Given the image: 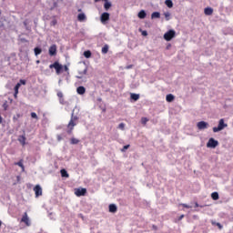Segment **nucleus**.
Listing matches in <instances>:
<instances>
[{"label": "nucleus", "instance_id": "nucleus-1", "mask_svg": "<svg viewBox=\"0 0 233 233\" xmlns=\"http://www.w3.org/2000/svg\"><path fill=\"white\" fill-rule=\"evenodd\" d=\"M78 119L79 117H77L76 116H74V113H72L71 119L67 124V131H66L67 134H72V132L74 131V127L77 125Z\"/></svg>", "mask_w": 233, "mask_h": 233}, {"label": "nucleus", "instance_id": "nucleus-2", "mask_svg": "<svg viewBox=\"0 0 233 233\" xmlns=\"http://www.w3.org/2000/svg\"><path fill=\"white\" fill-rule=\"evenodd\" d=\"M227 127H228V124H225V119H220L218 121V127H213V132H221V130H223L224 128H227Z\"/></svg>", "mask_w": 233, "mask_h": 233}, {"label": "nucleus", "instance_id": "nucleus-3", "mask_svg": "<svg viewBox=\"0 0 233 233\" xmlns=\"http://www.w3.org/2000/svg\"><path fill=\"white\" fill-rule=\"evenodd\" d=\"M174 37H176V31H174V30H169L167 33H165V35H164V39L166 41H172V39H174Z\"/></svg>", "mask_w": 233, "mask_h": 233}, {"label": "nucleus", "instance_id": "nucleus-4", "mask_svg": "<svg viewBox=\"0 0 233 233\" xmlns=\"http://www.w3.org/2000/svg\"><path fill=\"white\" fill-rule=\"evenodd\" d=\"M49 68H55L57 75L63 72V66H61V64H59V62H55L54 64H51L49 66Z\"/></svg>", "mask_w": 233, "mask_h": 233}, {"label": "nucleus", "instance_id": "nucleus-5", "mask_svg": "<svg viewBox=\"0 0 233 233\" xmlns=\"http://www.w3.org/2000/svg\"><path fill=\"white\" fill-rule=\"evenodd\" d=\"M75 195L77 198H81V196H86V188L85 187H78L75 189Z\"/></svg>", "mask_w": 233, "mask_h": 233}, {"label": "nucleus", "instance_id": "nucleus-6", "mask_svg": "<svg viewBox=\"0 0 233 233\" xmlns=\"http://www.w3.org/2000/svg\"><path fill=\"white\" fill-rule=\"evenodd\" d=\"M218 145H219V142H218V140L214 139V138H209L207 147L208 148H216V147H218Z\"/></svg>", "mask_w": 233, "mask_h": 233}, {"label": "nucleus", "instance_id": "nucleus-7", "mask_svg": "<svg viewBox=\"0 0 233 233\" xmlns=\"http://www.w3.org/2000/svg\"><path fill=\"white\" fill-rule=\"evenodd\" d=\"M100 21L104 25L106 23V21H110V14L108 13H103L100 16Z\"/></svg>", "mask_w": 233, "mask_h": 233}, {"label": "nucleus", "instance_id": "nucleus-8", "mask_svg": "<svg viewBox=\"0 0 233 233\" xmlns=\"http://www.w3.org/2000/svg\"><path fill=\"white\" fill-rule=\"evenodd\" d=\"M34 192L35 194V198H39V196H43V188H41V186L36 185L34 187Z\"/></svg>", "mask_w": 233, "mask_h": 233}, {"label": "nucleus", "instance_id": "nucleus-9", "mask_svg": "<svg viewBox=\"0 0 233 233\" xmlns=\"http://www.w3.org/2000/svg\"><path fill=\"white\" fill-rule=\"evenodd\" d=\"M21 222L25 223L26 227H30V218H28V214L26 212L24 213Z\"/></svg>", "mask_w": 233, "mask_h": 233}, {"label": "nucleus", "instance_id": "nucleus-10", "mask_svg": "<svg viewBox=\"0 0 233 233\" xmlns=\"http://www.w3.org/2000/svg\"><path fill=\"white\" fill-rule=\"evenodd\" d=\"M197 127L198 130H205L206 128H208V123L205 121H200L197 124Z\"/></svg>", "mask_w": 233, "mask_h": 233}, {"label": "nucleus", "instance_id": "nucleus-11", "mask_svg": "<svg viewBox=\"0 0 233 233\" xmlns=\"http://www.w3.org/2000/svg\"><path fill=\"white\" fill-rule=\"evenodd\" d=\"M49 56H57V46L52 45L49 47Z\"/></svg>", "mask_w": 233, "mask_h": 233}, {"label": "nucleus", "instance_id": "nucleus-12", "mask_svg": "<svg viewBox=\"0 0 233 233\" xmlns=\"http://www.w3.org/2000/svg\"><path fill=\"white\" fill-rule=\"evenodd\" d=\"M88 68L85 67L83 71H78L79 76H76V79H83V76H86Z\"/></svg>", "mask_w": 233, "mask_h": 233}, {"label": "nucleus", "instance_id": "nucleus-13", "mask_svg": "<svg viewBox=\"0 0 233 233\" xmlns=\"http://www.w3.org/2000/svg\"><path fill=\"white\" fill-rule=\"evenodd\" d=\"M18 141L22 145V147H25V145H26V137L25 135L19 136Z\"/></svg>", "mask_w": 233, "mask_h": 233}, {"label": "nucleus", "instance_id": "nucleus-14", "mask_svg": "<svg viewBox=\"0 0 233 233\" xmlns=\"http://www.w3.org/2000/svg\"><path fill=\"white\" fill-rule=\"evenodd\" d=\"M205 15H212L214 14V9L212 7H206L204 9Z\"/></svg>", "mask_w": 233, "mask_h": 233}, {"label": "nucleus", "instance_id": "nucleus-15", "mask_svg": "<svg viewBox=\"0 0 233 233\" xmlns=\"http://www.w3.org/2000/svg\"><path fill=\"white\" fill-rule=\"evenodd\" d=\"M76 92L79 94V96H83L86 92V88H85L83 86H80L76 88Z\"/></svg>", "mask_w": 233, "mask_h": 233}, {"label": "nucleus", "instance_id": "nucleus-16", "mask_svg": "<svg viewBox=\"0 0 233 233\" xmlns=\"http://www.w3.org/2000/svg\"><path fill=\"white\" fill-rule=\"evenodd\" d=\"M77 20H78L80 23H83V21H86V15H85L84 13L78 14V15H77Z\"/></svg>", "mask_w": 233, "mask_h": 233}, {"label": "nucleus", "instance_id": "nucleus-17", "mask_svg": "<svg viewBox=\"0 0 233 233\" xmlns=\"http://www.w3.org/2000/svg\"><path fill=\"white\" fill-rule=\"evenodd\" d=\"M109 212H111L112 214H116V212H117V206H116V204H110Z\"/></svg>", "mask_w": 233, "mask_h": 233}, {"label": "nucleus", "instance_id": "nucleus-18", "mask_svg": "<svg viewBox=\"0 0 233 233\" xmlns=\"http://www.w3.org/2000/svg\"><path fill=\"white\" fill-rule=\"evenodd\" d=\"M174 99H175V96L172 94H168L166 96V101H167V103H172V101H174Z\"/></svg>", "mask_w": 233, "mask_h": 233}, {"label": "nucleus", "instance_id": "nucleus-19", "mask_svg": "<svg viewBox=\"0 0 233 233\" xmlns=\"http://www.w3.org/2000/svg\"><path fill=\"white\" fill-rule=\"evenodd\" d=\"M137 15L139 19H145V17H147V12H145V10H141Z\"/></svg>", "mask_w": 233, "mask_h": 233}, {"label": "nucleus", "instance_id": "nucleus-20", "mask_svg": "<svg viewBox=\"0 0 233 233\" xmlns=\"http://www.w3.org/2000/svg\"><path fill=\"white\" fill-rule=\"evenodd\" d=\"M161 17V14L159 12H154L151 15V19H159Z\"/></svg>", "mask_w": 233, "mask_h": 233}, {"label": "nucleus", "instance_id": "nucleus-21", "mask_svg": "<svg viewBox=\"0 0 233 233\" xmlns=\"http://www.w3.org/2000/svg\"><path fill=\"white\" fill-rule=\"evenodd\" d=\"M211 198L213 199V201H218V199H219V193L218 192H213L211 194Z\"/></svg>", "mask_w": 233, "mask_h": 233}, {"label": "nucleus", "instance_id": "nucleus-22", "mask_svg": "<svg viewBox=\"0 0 233 233\" xmlns=\"http://www.w3.org/2000/svg\"><path fill=\"white\" fill-rule=\"evenodd\" d=\"M60 174L62 177H70V175H68V172L66 171V169H61Z\"/></svg>", "mask_w": 233, "mask_h": 233}, {"label": "nucleus", "instance_id": "nucleus-23", "mask_svg": "<svg viewBox=\"0 0 233 233\" xmlns=\"http://www.w3.org/2000/svg\"><path fill=\"white\" fill-rule=\"evenodd\" d=\"M130 98L133 99V101H137L139 99V95L135 94V93H131L130 94Z\"/></svg>", "mask_w": 233, "mask_h": 233}, {"label": "nucleus", "instance_id": "nucleus-24", "mask_svg": "<svg viewBox=\"0 0 233 233\" xmlns=\"http://www.w3.org/2000/svg\"><path fill=\"white\" fill-rule=\"evenodd\" d=\"M165 5L167 8H172V6H174V3H172V0H166Z\"/></svg>", "mask_w": 233, "mask_h": 233}, {"label": "nucleus", "instance_id": "nucleus-25", "mask_svg": "<svg viewBox=\"0 0 233 233\" xmlns=\"http://www.w3.org/2000/svg\"><path fill=\"white\" fill-rule=\"evenodd\" d=\"M15 165L17 167H20V168H22V170H25V165H23V159H21L18 162H15Z\"/></svg>", "mask_w": 233, "mask_h": 233}, {"label": "nucleus", "instance_id": "nucleus-26", "mask_svg": "<svg viewBox=\"0 0 233 233\" xmlns=\"http://www.w3.org/2000/svg\"><path fill=\"white\" fill-rule=\"evenodd\" d=\"M111 6H112V4L108 1H106V3L104 4L105 10H109Z\"/></svg>", "mask_w": 233, "mask_h": 233}, {"label": "nucleus", "instance_id": "nucleus-27", "mask_svg": "<svg viewBox=\"0 0 233 233\" xmlns=\"http://www.w3.org/2000/svg\"><path fill=\"white\" fill-rule=\"evenodd\" d=\"M34 52H35V56H39L41 52H43V49L39 47H35Z\"/></svg>", "mask_w": 233, "mask_h": 233}, {"label": "nucleus", "instance_id": "nucleus-28", "mask_svg": "<svg viewBox=\"0 0 233 233\" xmlns=\"http://www.w3.org/2000/svg\"><path fill=\"white\" fill-rule=\"evenodd\" d=\"M84 56L86 59H89V57H92V52H90V50L85 51Z\"/></svg>", "mask_w": 233, "mask_h": 233}, {"label": "nucleus", "instance_id": "nucleus-29", "mask_svg": "<svg viewBox=\"0 0 233 233\" xmlns=\"http://www.w3.org/2000/svg\"><path fill=\"white\" fill-rule=\"evenodd\" d=\"M70 143H71V145H78L79 139H77V138H76V137H72V138L70 139Z\"/></svg>", "mask_w": 233, "mask_h": 233}, {"label": "nucleus", "instance_id": "nucleus-30", "mask_svg": "<svg viewBox=\"0 0 233 233\" xmlns=\"http://www.w3.org/2000/svg\"><path fill=\"white\" fill-rule=\"evenodd\" d=\"M102 54H108V45H105L102 47Z\"/></svg>", "mask_w": 233, "mask_h": 233}, {"label": "nucleus", "instance_id": "nucleus-31", "mask_svg": "<svg viewBox=\"0 0 233 233\" xmlns=\"http://www.w3.org/2000/svg\"><path fill=\"white\" fill-rule=\"evenodd\" d=\"M19 88H21V83H17L15 86V93L19 94Z\"/></svg>", "mask_w": 233, "mask_h": 233}, {"label": "nucleus", "instance_id": "nucleus-32", "mask_svg": "<svg viewBox=\"0 0 233 233\" xmlns=\"http://www.w3.org/2000/svg\"><path fill=\"white\" fill-rule=\"evenodd\" d=\"M166 21H170V13L169 12H166L164 13Z\"/></svg>", "mask_w": 233, "mask_h": 233}, {"label": "nucleus", "instance_id": "nucleus-33", "mask_svg": "<svg viewBox=\"0 0 233 233\" xmlns=\"http://www.w3.org/2000/svg\"><path fill=\"white\" fill-rule=\"evenodd\" d=\"M141 123H142V125H147V123H148V118H147V117H142V118H141Z\"/></svg>", "mask_w": 233, "mask_h": 233}, {"label": "nucleus", "instance_id": "nucleus-34", "mask_svg": "<svg viewBox=\"0 0 233 233\" xmlns=\"http://www.w3.org/2000/svg\"><path fill=\"white\" fill-rule=\"evenodd\" d=\"M3 108L5 111L8 110V101H5L4 104H3Z\"/></svg>", "mask_w": 233, "mask_h": 233}, {"label": "nucleus", "instance_id": "nucleus-35", "mask_svg": "<svg viewBox=\"0 0 233 233\" xmlns=\"http://www.w3.org/2000/svg\"><path fill=\"white\" fill-rule=\"evenodd\" d=\"M31 117H32L33 119H39V117H37V114H35V112H32V113H31Z\"/></svg>", "mask_w": 233, "mask_h": 233}, {"label": "nucleus", "instance_id": "nucleus-36", "mask_svg": "<svg viewBox=\"0 0 233 233\" xmlns=\"http://www.w3.org/2000/svg\"><path fill=\"white\" fill-rule=\"evenodd\" d=\"M51 26H56V25H57V20L56 19H53L50 23Z\"/></svg>", "mask_w": 233, "mask_h": 233}, {"label": "nucleus", "instance_id": "nucleus-37", "mask_svg": "<svg viewBox=\"0 0 233 233\" xmlns=\"http://www.w3.org/2000/svg\"><path fill=\"white\" fill-rule=\"evenodd\" d=\"M128 148H130V145H126L123 147L121 152H125V150H128Z\"/></svg>", "mask_w": 233, "mask_h": 233}, {"label": "nucleus", "instance_id": "nucleus-38", "mask_svg": "<svg viewBox=\"0 0 233 233\" xmlns=\"http://www.w3.org/2000/svg\"><path fill=\"white\" fill-rule=\"evenodd\" d=\"M118 128H120L121 130H125V124L120 123V124L118 125Z\"/></svg>", "mask_w": 233, "mask_h": 233}, {"label": "nucleus", "instance_id": "nucleus-39", "mask_svg": "<svg viewBox=\"0 0 233 233\" xmlns=\"http://www.w3.org/2000/svg\"><path fill=\"white\" fill-rule=\"evenodd\" d=\"M212 225H217V227H218V228H223V226L221 225V223L218 222V223H212Z\"/></svg>", "mask_w": 233, "mask_h": 233}, {"label": "nucleus", "instance_id": "nucleus-40", "mask_svg": "<svg viewBox=\"0 0 233 233\" xmlns=\"http://www.w3.org/2000/svg\"><path fill=\"white\" fill-rule=\"evenodd\" d=\"M57 97H59V99H63V92L59 91L57 93Z\"/></svg>", "mask_w": 233, "mask_h": 233}, {"label": "nucleus", "instance_id": "nucleus-41", "mask_svg": "<svg viewBox=\"0 0 233 233\" xmlns=\"http://www.w3.org/2000/svg\"><path fill=\"white\" fill-rule=\"evenodd\" d=\"M19 117H21V115H20V114H17L16 116H14V117H13V121H15V122L17 121V119H18Z\"/></svg>", "mask_w": 233, "mask_h": 233}, {"label": "nucleus", "instance_id": "nucleus-42", "mask_svg": "<svg viewBox=\"0 0 233 233\" xmlns=\"http://www.w3.org/2000/svg\"><path fill=\"white\" fill-rule=\"evenodd\" d=\"M20 85H26V80L21 79L20 80Z\"/></svg>", "mask_w": 233, "mask_h": 233}, {"label": "nucleus", "instance_id": "nucleus-43", "mask_svg": "<svg viewBox=\"0 0 233 233\" xmlns=\"http://www.w3.org/2000/svg\"><path fill=\"white\" fill-rule=\"evenodd\" d=\"M182 207H184V208H190V206L187 205V204H180Z\"/></svg>", "mask_w": 233, "mask_h": 233}, {"label": "nucleus", "instance_id": "nucleus-44", "mask_svg": "<svg viewBox=\"0 0 233 233\" xmlns=\"http://www.w3.org/2000/svg\"><path fill=\"white\" fill-rule=\"evenodd\" d=\"M142 35L147 36V35H148V33L147 31H143Z\"/></svg>", "mask_w": 233, "mask_h": 233}, {"label": "nucleus", "instance_id": "nucleus-45", "mask_svg": "<svg viewBox=\"0 0 233 233\" xmlns=\"http://www.w3.org/2000/svg\"><path fill=\"white\" fill-rule=\"evenodd\" d=\"M64 70H65V72H68V66H64Z\"/></svg>", "mask_w": 233, "mask_h": 233}, {"label": "nucleus", "instance_id": "nucleus-46", "mask_svg": "<svg viewBox=\"0 0 233 233\" xmlns=\"http://www.w3.org/2000/svg\"><path fill=\"white\" fill-rule=\"evenodd\" d=\"M152 228H153V230H157V226L153 225V226H152Z\"/></svg>", "mask_w": 233, "mask_h": 233}, {"label": "nucleus", "instance_id": "nucleus-47", "mask_svg": "<svg viewBox=\"0 0 233 233\" xmlns=\"http://www.w3.org/2000/svg\"><path fill=\"white\" fill-rule=\"evenodd\" d=\"M183 218H185V215H181L180 217H179V221H181V219H183Z\"/></svg>", "mask_w": 233, "mask_h": 233}, {"label": "nucleus", "instance_id": "nucleus-48", "mask_svg": "<svg viewBox=\"0 0 233 233\" xmlns=\"http://www.w3.org/2000/svg\"><path fill=\"white\" fill-rule=\"evenodd\" d=\"M132 66H132V65L127 66V70H129V68H132Z\"/></svg>", "mask_w": 233, "mask_h": 233}, {"label": "nucleus", "instance_id": "nucleus-49", "mask_svg": "<svg viewBox=\"0 0 233 233\" xmlns=\"http://www.w3.org/2000/svg\"><path fill=\"white\" fill-rule=\"evenodd\" d=\"M14 97H15V99H17V94L15 92L14 94Z\"/></svg>", "mask_w": 233, "mask_h": 233}, {"label": "nucleus", "instance_id": "nucleus-50", "mask_svg": "<svg viewBox=\"0 0 233 233\" xmlns=\"http://www.w3.org/2000/svg\"><path fill=\"white\" fill-rule=\"evenodd\" d=\"M3 123V116H0V125Z\"/></svg>", "mask_w": 233, "mask_h": 233}, {"label": "nucleus", "instance_id": "nucleus-51", "mask_svg": "<svg viewBox=\"0 0 233 233\" xmlns=\"http://www.w3.org/2000/svg\"><path fill=\"white\" fill-rule=\"evenodd\" d=\"M195 207H199V204L196 203V204H195Z\"/></svg>", "mask_w": 233, "mask_h": 233}, {"label": "nucleus", "instance_id": "nucleus-52", "mask_svg": "<svg viewBox=\"0 0 233 233\" xmlns=\"http://www.w3.org/2000/svg\"><path fill=\"white\" fill-rule=\"evenodd\" d=\"M100 0H95V3H99Z\"/></svg>", "mask_w": 233, "mask_h": 233}, {"label": "nucleus", "instance_id": "nucleus-53", "mask_svg": "<svg viewBox=\"0 0 233 233\" xmlns=\"http://www.w3.org/2000/svg\"><path fill=\"white\" fill-rule=\"evenodd\" d=\"M3 225V222L0 220V227Z\"/></svg>", "mask_w": 233, "mask_h": 233}, {"label": "nucleus", "instance_id": "nucleus-54", "mask_svg": "<svg viewBox=\"0 0 233 233\" xmlns=\"http://www.w3.org/2000/svg\"><path fill=\"white\" fill-rule=\"evenodd\" d=\"M78 12H81V9H78Z\"/></svg>", "mask_w": 233, "mask_h": 233}, {"label": "nucleus", "instance_id": "nucleus-55", "mask_svg": "<svg viewBox=\"0 0 233 233\" xmlns=\"http://www.w3.org/2000/svg\"><path fill=\"white\" fill-rule=\"evenodd\" d=\"M36 63H39V60H37Z\"/></svg>", "mask_w": 233, "mask_h": 233}, {"label": "nucleus", "instance_id": "nucleus-56", "mask_svg": "<svg viewBox=\"0 0 233 233\" xmlns=\"http://www.w3.org/2000/svg\"><path fill=\"white\" fill-rule=\"evenodd\" d=\"M104 1H108V0H104Z\"/></svg>", "mask_w": 233, "mask_h": 233}]
</instances>
